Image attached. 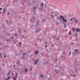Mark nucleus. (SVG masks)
<instances>
[{
    "label": "nucleus",
    "instance_id": "bf43d9fd",
    "mask_svg": "<svg viewBox=\"0 0 80 80\" xmlns=\"http://www.w3.org/2000/svg\"><path fill=\"white\" fill-rule=\"evenodd\" d=\"M45 43V44H47V42H46Z\"/></svg>",
    "mask_w": 80,
    "mask_h": 80
},
{
    "label": "nucleus",
    "instance_id": "a18cd8bd",
    "mask_svg": "<svg viewBox=\"0 0 80 80\" xmlns=\"http://www.w3.org/2000/svg\"><path fill=\"white\" fill-rule=\"evenodd\" d=\"M67 29H66L65 30V31H67Z\"/></svg>",
    "mask_w": 80,
    "mask_h": 80
},
{
    "label": "nucleus",
    "instance_id": "aec40b11",
    "mask_svg": "<svg viewBox=\"0 0 80 80\" xmlns=\"http://www.w3.org/2000/svg\"><path fill=\"white\" fill-rule=\"evenodd\" d=\"M37 22V24L38 25V24L39 23V21H38Z\"/></svg>",
    "mask_w": 80,
    "mask_h": 80
},
{
    "label": "nucleus",
    "instance_id": "4c0bfd02",
    "mask_svg": "<svg viewBox=\"0 0 80 80\" xmlns=\"http://www.w3.org/2000/svg\"><path fill=\"white\" fill-rule=\"evenodd\" d=\"M15 36H16V37H17V34H15Z\"/></svg>",
    "mask_w": 80,
    "mask_h": 80
},
{
    "label": "nucleus",
    "instance_id": "ea45409f",
    "mask_svg": "<svg viewBox=\"0 0 80 80\" xmlns=\"http://www.w3.org/2000/svg\"><path fill=\"white\" fill-rule=\"evenodd\" d=\"M9 14H10V13L9 12H8V14L9 15Z\"/></svg>",
    "mask_w": 80,
    "mask_h": 80
},
{
    "label": "nucleus",
    "instance_id": "bb28decb",
    "mask_svg": "<svg viewBox=\"0 0 80 80\" xmlns=\"http://www.w3.org/2000/svg\"><path fill=\"white\" fill-rule=\"evenodd\" d=\"M77 20L76 19V18H75L74 19V21H76Z\"/></svg>",
    "mask_w": 80,
    "mask_h": 80
},
{
    "label": "nucleus",
    "instance_id": "2eb2a0df",
    "mask_svg": "<svg viewBox=\"0 0 80 80\" xmlns=\"http://www.w3.org/2000/svg\"><path fill=\"white\" fill-rule=\"evenodd\" d=\"M36 32H39V30L38 29V30H36Z\"/></svg>",
    "mask_w": 80,
    "mask_h": 80
},
{
    "label": "nucleus",
    "instance_id": "4d7b16f0",
    "mask_svg": "<svg viewBox=\"0 0 80 80\" xmlns=\"http://www.w3.org/2000/svg\"><path fill=\"white\" fill-rule=\"evenodd\" d=\"M25 53H23V55H25Z\"/></svg>",
    "mask_w": 80,
    "mask_h": 80
},
{
    "label": "nucleus",
    "instance_id": "7ed1b4c3",
    "mask_svg": "<svg viewBox=\"0 0 80 80\" xmlns=\"http://www.w3.org/2000/svg\"><path fill=\"white\" fill-rule=\"evenodd\" d=\"M40 6H41V8H43V3H42V4H40Z\"/></svg>",
    "mask_w": 80,
    "mask_h": 80
},
{
    "label": "nucleus",
    "instance_id": "f03ea898",
    "mask_svg": "<svg viewBox=\"0 0 80 80\" xmlns=\"http://www.w3.org/2000/svg\"><path fill=\"white\" fill-rule=\"evenodd\" d=\"M38 59H37V60H36V61L34 62V64L35 65H37L38 62Z\"/></svg>",
    "mask_w": 80,
    "mask_h": 80
},
{
    "label": "nucleus",
    "instance_id": "f8f14e48",
    "mask_svg": "<svg viewBox=\"0 0 80 80\" xmlns=\"http://www.w3.org/2000/svg\"><path fill=\"white\" fill-rule=\"evenodd\" d=\"M24 71H25V72H27V71H28V70L27 69H25V70H24Z\"/></svg>",
    "mask_w": 80,
    "mask_h": 80
},
{
    "label": "nucleus",
    "instance_id": "c9c22d12",
    "mask_svg": "<svg viewBox=\"0 0 80 80\" xmlns=\"http://www.w3.org/2000/svg\"><path fill=\"white\" fill-rule=\"evenodd\" d=\"M19 45H21V44H21V42H19Z\"/></svg>",
    "mask_w": 80,
    "mask_h": 80
},
{
    "label": "nucleus",
    "instance_id": "2f4dec72",
    "mask_svg": "<svg viewBox=\"0 0 80 80\" xmlns=\"http://www.w3.org/2000/svg\"><path fill=\"white\" fill-rule=\"evenodd\" d=\"M45 20H46V19H45L44 20H42V21H43V22H45Z\"/></svg>",
    "mask_w": 80,
    "mask_h": 80
},
{
    "label": "nucleus",
    "instance_id": "6e6552de",
    "mask_svg": "<svg viewBox=\"0 0 80 80\" xmlns=\"http://www.w3.org/2000/svg\"><path fill=\"white\" fill-rule=\"evenodd\" d=\"M76 30L77 31L79 32L80 31V29H78L77 28L76 29Z\"/></svg>",
    "mask_w": 80,
    "mask_h": 80
},
{
    "label": "nucleus",
    "instance_id": "f3484780",
    "mask_svg": "<svg viewBox=\"0 0 80 80\" xmlns=\"http://www.w3.org/2000/svg\"><path fill=\"white\" fill-rule=\"evenodd\" d=\"M69 34L70 35H71V31H69Z\"/></svg>",
    "mask_w": 80,
    "mask_h": 80
},
{
    "label": "nucleus",
    "instance_id": "39448f33",
    "mask_svg": "<svg viewBox=\"0 0 80 80\" xmlns=\"http://www.w3.org/2000/svg\"><path fill=\"white\" fill-rule=\"evenodd\" d=\"M63 26H64V28H66V24H65V23H63Z\"/></svg>",
    "mask_w": 80,
    "mask_h": 80
},
{
    "label": "nucleus",
    "instance_id": "b1692460",
    "mask_svg": "<svg viewBox=\"0 0 80 80\" xmlns=\"http://www.w3.org/2000/svg\"><path fill=\"white\" fill-rule=\"evenodd\" d=\"M15 67H16V65L15 64L13 66V67L14 68H15Z\"/></svg>",
    "mask_w": 80,
    "mask_h": 80
},
{
    "label": "nucleus",
    "instance_id": "58836bf2",
    "mask_svg": "<svg viewBox=\"0 0 80 80\" xmlns=\"http://www.w3.org/2000/svg\"><path fill=\"white\" fill-rule=\"evenodd\" d=\"M69 16H70V17H71V15H70V14H69Z\"/></svg>",
    "mask_w": 80,
    "mask_h": 80
},
{
    "label": "nucleus",
    "instance_id": "c756f323",
    "mask_svg": "<svg viewBox=\"0 0 80 80\" xmlns=\"http://www.w3.org/2000/svg\"><path fill=\"white\" fill-rule=\"evenodd\" d=\"M57 19H58V20H59L60 18H59V17H58V18H57Z\"/></svg>",
    "mask_w": 80,
    "mask_h": 80
},
{
    "label": "nucleus",
    "instance_id": "a211bd4d",
    "mask_svg": "<svg viewBox=\"0 0 80 80\" xmlns=\"http://www.w3.org/2000/svg\"><path fill=\"white\" fill-rule=\"evenodd\" d=\"M69 55H71V51L69 52Z\"/></svg>",
    "mask_w": 80,
    "mask_h": 80
},
{
    "label": "nucleus",
    "instance_id": "774afa93",
    "mask_svg": "<svg viewBox=\"0 0 80 80\" xmlns=\"http://www.w3.org/2000/svg\"><path fill=\"white\" fill-rule=\"evenodd\" d=\"M21 77L22 78V76H21Z\"/></svg>",
    "mask_w": 80,
    "mask_h": 80
},
{
    "label": "nucleus",
    "instance_id": "052dcab7",
    "mask_svg": "<svg viewBox=\"0 0 80 80\" xmlns=\"http://www.w3.org/2000/svg\"><path fill=\"white\" fill-rule=\"evenodd\" d=\"M13 63H14V61H13Z\"/></svg>",
    "mask_w": 80,
    "mask_h": 80
},
{
    "label": "nucleus",
    "instance_id": "473e14b6",
    "mask_svg": "<svg viewBox=\"0 0 80 80\" xmlns=\"http://www.w3.org/2000/svg\"><path fill=\"white\" fill-rule=\"evenodd\" d=\"M10 38H13V37H10Z\"/></svg>",
    "mask_w": 80,
    "mask_h": 80
},
{
    "label": "nucleus",
    "instance_id": "49530a36",
    "mask_svg": "<svg viewBox=\"0 0 80 80\" xmlns=\"http://www.w3.org/2000/svg\"><path fill=\"white\" fill-rule=\"evenodd\" d=\"M35 45L37 46V44H36V43Z\"/></svg>",
    "mask_w": 80,
    "mask_h": 80
},
{
    "label": "nucleus",
    "instance_id": "412c9836",
    "mask_svg": "<svg viewBox=\"0 0 80 80\" xmlns=\"http://www.w3.org/2000/svg\"><path fill=\"white\" fill-rule=\"evenodd\" d=\"M55 72H56L57 73V74L58 73V70H55Z\"/></svg>",
    "mask_w": 80,
    "mask_h": 80
},
{
    "label": "nucleus",
    "instance_id": "338daca9",
    "mask_svg": "<svg viewBox=\"0 0 80 80\" xmlns=\"http://www.w3.org/2000/svg\"><path fill=\"white\" fill-rule=\"evenodd\" d=\"M65 17H66V15H65Z\"/></svg>",
    "mask_w": 80,
    "mask_h": 80
},
{
    "label": "nucleus",
    "instance_id": "e433bc0d",
    "mask_svg": "<svg viewBox=\"0 0 80 80\" xmlns=\"http://www.w3.org/2000/svg\"><path fill=\"white\" fill-rule=\"evenodd\" d=\"M76 22V23L77 22V20H76V22Z\"/></svg>",
    "mask_w": 80,
    "mask_h": 80
},
{
    "label": "nucleus",
    "instance_id": "1a4fd4ad",
    "mask_svg": "<svg viewBox=\"0 0 80 80\" xmlns=\"http://www.w3.org/2000/svg\"><path fill=\"white\" fill-rule=\"evenodd\" d=\"M10 72L9 71L8 72V73L7 74V76L8 77L9 76V75L10 74Z\"/></svg>",
    "mask_w": 80,
    "mask_h": 80
},
{
    "label": "nucleus",
    "instance_id": "a878e982",
    "mask_svg": "<svg viewBox=\"0 0 80 80\" xmlns=\"http://www.w3.org/2000/svg\"><path fill=\"white\" fill-rule=\"evenodd\" d=\"M56 23L57 24H59V22H57Z\"/></svg>",
    "mask_w": 80,
    "mask_h": 80
},
{
    "label": "nucleus",
    "instance_id": "8fccbe9b",
    "mask_svg": "<svg viewBox=\"0 0 80 80\" xmlns=\"http://www.w3.org/2000/svg\"><path fill=\"white\" fill-rule=\"evenodd\" d=\"M39 29H40V30H41V28H39Z\"/></svg>",
    "mask_w": 80,
    "mask_h": 80
},
{
    "label": "nucleus",
    "instance_id": "4be33fe9",
    "mask_svg": "<svg viewBox=\"0 0 80 80\" xmlns=\"http://www.w3.org/2000/svg\"><path fill=\"white\" fill-rule=\"evenodd\" d=\"M51 16L52 18H53L54 17V16H52V14H51Z\"/></svg>",
    "mask_w": 80,
    "mask_h": 80
},
{
    "label": "nucleus",
    "instance_id": "72a5a7b5",
    "mask_svg": "<svg viewBox=\"0 0 80 80\" xmlns=\"http://www.w3.org/2000/svg\"><path fill=\"white\" fill-rule=\"evenodd\" d=\"M47 47V45H45V48H46Z\"/></svg>",
    "mask_w": 80,
    "mask_h": 80
},
{
    "label": "nucleus",
    "instance_id": "393cba45",
    "mask_svg": "<svg viewBox=\"0 0 80 80\" xmlns=\"http://www.w3.org/2000/svg\"><path fill=\"white\" fill-rule=\"evenodd\" d=\"M2 10V8H0V10Z\"/></svg>",
    "mask_w": 80,
    "mask_h": 80
},
{
    "label": "nucleus",
    "instance_id": "f257e3e1",
    "mask_svg": "<svg viewBox=\"0 0 80 80\" xmlns=\"http://www.w3.org/2000/svg\"><path fill=\"white\" fill-rule=\"evenodd\" d=\"M60 18H62V21H64V22H67V21L64 18V16L60 15Z\"/></svg>",
    "mask_w": 80,
    "mask_h": 80
},
{
    "label": "nucleus",
    "instance_id": "3c124183",
    "mask_svg": "<svg viewBox=\"0 0 80 80\" xmlns=\"http://www.w3.org/2000/svg\"><path fill=\"white\" fill-rule=\"evenodd\" d=\"M75 76V75H74L73 76V77H74V76Z\"/></svg>",
    "mask_w": 80,
    "mask_h": 80
},
{
    "label": "nucleus",
    "instance_id": "13d9d810",
    "mask_svg": "<svg viewBox=\"0 0 80 80\" xmlns=\"http://www.w3.org/2000/svg\"><path fill=\"white\" fill-rule=\"evenodd\" d=\"M0 56H2V55H1V53H0Z\"/></svg>",
    "mask_w": 80,
    "mask_h": 80
},
{
    "label": "nucleus",
    "instance_id": "f704fd0d",
    "mask_svg": "<svg viewBox=\"0 0 80 80\" xmlns=\"http://www.w3.org/2000/svg\"><path fill=\"white\" fill-rule=\"evenodd\" d=\"M36 9H37V7L36 6V7H35V10H36Z\"/></svg>",
    "mask_w": 80,
    "mask_h": 80
},
{
    "label": "nucleus",
    "instance_id": "de8ad7c7",
    "mask_svg": "<svg viewBox=\"0 0 80 80\" xmlns=\"http://www.w3.org/2000/svg\"><path fill=\"white\" fill-rule=\"evenodd\" d=\"M76 51L77 52H78V49H77V50H76Z\"/></svg>",
    "mask_w": 80,
    "mask_h": 80
},
{
    "label": "nucleus",
    "instance_id": "6e6d98bb",
    "mask_svg": "<svg viewBox=\"0 0 80 80\" xmlns=\"http://www.w3.org/2000/svg\"><path fill=\"white\" fill-rule=\"evenodd\" d=\"M10 22L11 23H12V21H10Z\"/></svg>",
    "mask_w": 80,
    "mask_h": 80
},
{
    "label": "nucleus",
    "instance_id": "680f3d73",
    "mask_svg": "<svg viewBox=\"0 0 80 80\" xmlns=\"http://www.w3.org/2000/svg\"><path fill=\"white\" fill-rule=\"evenodd\" d=\"M56 61H57V60H55V62Z\"/></svg>",
    "mask_w": 80,
    "mask_h": 80
},
{
    "label": "nucleus",
    "instance_id": "37998d69",
    "mask_svg": "<svg viewBox=\"0 0 80 80\" xmlns=\"http://www.w3.org/2000/svg\"><path fill=\"white\" fill-rule=\"evenodd\" d=\"M7 21L8 23V20H7Z\"/></svg>",
    "mask_w": 80,
    "mask_h": 80
},
{
    "label": "nucleus",
    "instance_id": "79ce46f5",
    "mask_svg": "<svg viewBox=\"0 0 80 80\" xmlns=\"http://www.w3.org/2000/svg\"><path fill=\"white\" fill-rule=\"evenodd\" d=\"M70 20H71V21H72V18H71V19H70Z\"/></svg>",
    "mask_w": 80,
    "mask_h": 80
},
{
    "label": "nucleus",
    "instance_id": "4468645a",
    "mask_svg": "<svg viewBox=\"0 0 80 80\" xmlns=\"http://www.w3.org/2000/svg\"><path fill=\"white\" fill-rule=\"evenodd\" d=\"M16 78H15V77L13 78V80H16Z\"/></svg>",
    "mask_w": 80,
    "mask_h": 80
},
{
    "label": "nucleus",
    "instance_id": "a19ab883",
    "mask_svg": "<svg viewBox=\"0 0 80 80\" xmlns=\"http://www.w3.org/2000/svg\"><path fill=\"white\" fill-rule=\"evenodd\" d=\"M32 18H33V20H34V17H32Z\"/></svg>",
    "mask_w": 80,
    "mask_h": 80
},
{
    "label": "nucleus",
    "instance_id": "ddd939ff",
    "mask_svg": "<svg viewBox=\"0 0 80 80\" xmlns=\"http://www.w3.org/2000/svg\"><path fill=\"white\" fill-rule=\"evenodd\" d=\"M10 40H9V39H7V40H5L6 41V42H9Z\"/></svg>",
    "mask_w": 80,
    "mask_h": 80
},
{
    "label": "nucleus",
    "instance_id": "6ab92c4d",
    "mask_svg": "<svg viewBox=\"0 0 80 80\" xmlns=\"http://www.w3.org/2000/svg\"><path fill=\"white\" fill-rule=\"evenodd\" d=\"M72 29L73 30V32H75V29H74V28H73Z\"/></svg>",
    "mask_w": 80,
    "mask_h": 80
},
{
    "label": "nucleus",
    "instance_id": "9d476101",
    "mask_svg": "<svg viewBox=\"0 0 80 80\" xmlns=\"http://www.w3.org/2000/svg\"><path fill=\"white\" fill-rule=\"evenodd\" d=\"M3 12L4 13H5V12H6V10H5V8L3 9Z\"/></svg>",
    "mask_w": 80,
    "mask_h": 80
},
{
    "label": "nucleus",
    "instance_id": "0eeeda50",
    "mask_svg": "<svg viewBox=\"0 0 80 80\" xmlns=\"http://www.w3.org/2000/svg\"><path fill=\"white\" fill-rule=\"evenodd\" d=\"M18 2V0H14V2L17 3Z\"/></svg>",
    "mask_w": 80,
    "mask_h": 80
},
{
    "label": "nucleus",
    "instance_id": "0e129e2a",
    "mask_svg": "<svg viewBox=\"0 0 80 80\" xmlns=\"http://www.w3.org/2000/svg\"><path fill=\"white\" fill-rule=\"evenodd\" d=\"M14 75V73H13L12 74V75Z\"/></svg>",
    "mask_w": 80,
    "mask_h": 80
},
{
    "label": "nucleus",
    "instance_id": "9b49d317",
    "mask_svg": "<svg viewBox=\"0 0 80 80\" xmlns=\"http://www.w3.org/2000/svg\"><path fill=\"white\" fill-rule=\"evenodd\" d=\"M38 52V51H37L35 52V54H37Z\"/></svg>",
    "mask_w": 80,
    "mask_h": 80
},
{
    "label": "nucleus",
    "instance_id": "c03bdc74",
    "mask_svg": "<svg viewBox=\"0 0 80 80\" xmlns=\"http://www.w3.org/2000/svg\"><path fill=\"white\" fill-rule=\"evenodd\" d=\"M53 38H56V36H54Z\"/></svg>",
    "mask_w": 80,
    "mask_h": 80
},
{
    "label": "nucleus",
    "instance_id": "c85d7f7f",
    "mask_svg": "<svg viewBox=\"0 0 80 80\" xmlns=\"http://www.w3.org/2000/svg\"><path fill=\"white\" fill-rule=\"evenodd\" d=\"M41 78H42V77H43V75H41Z\"/></svg>",
    "mask_w": 80,
    "mask_h": 80
},
{
    "label": "nucleus",
    "instance_id": "5701e85b",
    "mask_svg": "<svg viewBox=\"0 0 80 80\" xmlns=\"http://www.w3.org/2000/svg\"><path fill=\"white\" fill-rule=\"evenodd\" d=\"M18 63H19V61H18V62H17V64H18Z\"/></svg>",
    "mask_w": 80,
    "mask_h": 80
},
{
    "label": "nucleus",
    "instance_id": "09e8293b",
    "mask_svg": "<svg viewBox=\"0 0 80 80\" xmlns=\"http://www.w3.org/2000/svg\"><path fill=\"white\" fill-rule=\"evenodd\" d=\"M59 39H58V38H57V40H59Z\"/></svg>",
    "mask_w": 80,
    "mask_h": 80
},
{
    "label": "nucleus",
    "instance_id": "20e7f679",
    "mask_svg": "<svg viewBox=\"0 0 80 80\" xmlns=\"http://www.w3.org/2000/svg\"><path fill=\"white\" fill-rule=\"evenodd\" d=\"M11 78V77H8V78H6V80H9Z\"/></svg>",
    "mask_w": 80,
    "mask_h": 80
},
{
    "label": "nucleus",
    "instance_id": "cd10ccee",
    "mask_svg": "<svg viewBox=\"0 0 80 80\" xmlns=\"http://www.w3.org/2000/svg\"><path fill=\"white\" fill-rule=\"evenodd\" d=\"M4 57H5V58H6V54H5V55H4Z\"/></svg>",
    "mask_w": 80,
    "mask_h": 80
},
{
    "label": "nucleus",
    "instance_id": "5fc2aeb1",
    "mask_svg": "<svg viewBox=\"0 0 80 80\" xmlns=\"http://www.w3.org/2000/svg\"><path fill=\"white\" fill-rule=\"evenodd\" d=\"M24 32H26V31H25V30H24Z\"/></svg>",
    "mask_w": 80,
    "mask_h": 80
},
{
    "label": "nucleus",
    "instance_id": "e2e57ef3",
    "mask_svg": "<svg viewBox=\"0 0 80 80\" xmlns=\"http://www.w3.org/2000/svg\"><path fill=\"white\" fill-rule=\"evenodd\" d=\"M76 51V49H75L74 51Z\"/></svg>",
    "mask_w": 80,
    "mask_h": 80
},
{
    "label": "nucleus",
    "instance_id": "603ef678",
    "mask_svg": "<svg viewBox=\"0 0 80 80\" xmlns=\"http://www.w3.org/2000/svg\"><path fill=\"white\" fill-rule=\"evenodd\" d=\"M33 61L34 62L35 61V59H33Z\"/></svg>",
    "mask_w": 80,
    "mask_h": 80
},
{
    "label": "nucleus",
    "instance_id": "7c9ffc66",
    "mask_svg": "<svg viewBox=\"0 0 80 80\" xmlns=\"http://www.w3.org/2000/svg\"><path fill=\"white\" fill-rule=\"evenodd\" d=\"M38 40H40V41H41V39H39V38H38Z\"/></svg>",
    "mask_w": 80,
    "mask_h": 80
},
{
    "label": "nucleus",
    "instance_id": "864d4df0",
    "mask_svg": "<svg viewBox=\"0 0 80 80\" xmlns=\"http://www.w3.org/2000/svg\"><path fill=\"white\" fill-rule=\"evenodd\" d=\"M31 21H32V19H31Z\"/></svg>",
    "mask_w": 80,
    "mask_h": 80
},
{
    "label": "nucleus",
    "instance_id": "423d86ee",
    "mask_svg": "<svg viewBox=\"0 0 80 80\" xmlns=\"http://www.w3.org/2000/svg\"><path fill=\"white\" fill-rule=\"evenodd\" d=\"M15 76H16V77H15V78H17V76H18V74H17V73H16Z\"/></svg>",
    "mask_w": 80,
    "mask_h": 80
},
{
    "label": "nucleus",
    "instance_id": "69168bd1",
    "mask_svg": "<svg viewBox=\"0 0 80 80\" xmlns=\"http://www.w3.org/2000/svg\"><path fill=\"white\" fill-rule=\"evenodd\" d=\"M73 45V44H72V45Z\"/></svg>",
    "mask_w": 80,
    "mask_h": 80
},
{
    "label": "nucleus",
    "instance_id": "dca6fc26",
    "mask_svg": "<svg viewBox=\"0 0 80 80\" xmlns=\"http://www.w3.org/2000/svg\"><path fill=\"white\" fill-rule=\"evenodd\" d=\"M18 32L19 33H21V32H22V31H21V30H20L18 31Z\"/></svg>",
    "mask_w": 80,
    "mask_h": 80
}]
</instances>
